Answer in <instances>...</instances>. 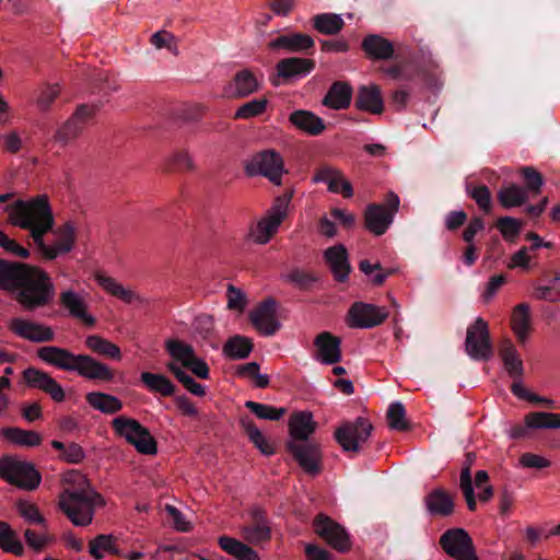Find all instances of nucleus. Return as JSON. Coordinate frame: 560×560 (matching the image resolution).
I'll use <instances>...</instances> for the list:
<instances>
[{
	"mask_svg": "<svg viewBox=\"0 0 560 560\" xmlns=\"http://www.w3.org/2000/svg\"><path fill=\"white\" fill-rule=\"evenodd\" d=\"M8 222L25 230L35 244L45 237L55 226V215L47 195L42 194L28 199H18L5 206Z\"/></svg>",
	"mask_w": 560,
	"mask_h": 560,
	"instance_id": "1",
	"label": "nucleus"
},
{
	"mask_svg": "<svg viewBox=\"0 0 560 560\" xmlns=\"http://www.w3.org/2000/svg\"><path fill=\"white\" fill-rule=\"evenodd\" d=\"M67 482H77L78 489H66L59 497V508L74 526H88L92 523L95 508L103 506L105 501L83 475L71 471L65 477Z\"/></svg>",
	"mask_w": 560,
	"mask_h": 560,
	"instance_id": "2",
	"label": "nucleus"
},
{
	"mask_svg": "<svg viewBox=\"0 0 560 560\" xmlns=\"http://www.w3.org/2000/svg\"><path fill=\"white\" fill-rule=\"evenodd\" d=\"M36 354L46 364L67 372H75L90 381L112 382L115 377L107 364L88 354H74L68 349L55 346L42 347L37 349Z\"/></svg>",
	"mask_w": 560,
	"mask_h": 560,
	"instance_id": "3",
	"label": "nucleus"
},
{
	"mask_svg": "<svg viewBox=\"0 0 560 560\" xmlns=\"http://www.w3.org/2000/svg\"><path fill=\"white\" fill-rule=\"evenodd\" d=\"M56 296V288L49 273L40 267L32 266L13 299L27 312L50 305Z\"/></svg>",
	"mask_w": 560,
	"mask_h": 560,
	"instance_id": "4",
	"label": "nucleus"
},
{
	"mask_svg": "<svg viewBox=\"0 0 560 560\" xmlns=\"http://www.w3.org/2000/svg\"><path fill=\"white\" fill-rule=\"evenodd\" d=\"M290 202L291 196L289 195L277 197L270 208L259 219L249 224L246 240L256 245L268 244L287 219Z\"/></svg>",
	"mask_w": 560,
	"mask_h": 560,
	"instance_id": "5",
	"label": "nucleus"
},
{
	"mask_svg": "<svg viewBox=\"0 0 560 560\" xmlns=\"http://www.w3.org/2000/svg\"><path fill=\"white\" fill-rule=\"evenodd\" d=\"M112 427L116 435L133 445L139 453L156 454L158 445L154 438L138 420L120 416L113 419Z\"/></svg>",
	"mask_w": 560,
	"mask_h": 560,
	"instance_id": "6",
	"label": "nucleus"
},
{
	"mask_svg": "<svg viewBox=\"0 0 560 560\" xmlns=\"http://www.w3.org/2000/svg\"><path fill=\"white\" fill-rule=\"evenodd\" d=\"M50 232H52L54 236L50 244L46 243L44 237H40L35 243L37 255L48 261L70 253L74 248L77 241L75 225L71 221H67L56 229L52 228Z\"/></svg>",
	"mask_w": 560,
	"mask_h": 560,
	"instance_id": "7",
	"label": "nucleus"
},
{
	"mask_svg": "<svg viewBox=\"0 0 560 560\" xmlns=\"http://www.w3.org/2000/svg\"><path fill=\"white\" fill-rule=\"evenodd\" d=\"M0 477L21 489L34 490L42 480L35 467L11 457L0 458Z\"/></svg>",
	"mask_w": 560,
	"mask_h": 560,
	"instance_id": "8",
	"label": "nucleus"
},
{
	"mask_svg": "<svg viewBox=\"0 0 560 560\" xmlns=\"http://www.w3.org/2000/svg\"><path fill=\"white\" fill-rule=\"evenodd\" d=\"M248 175H261L275 185H281L287 173L281 154L275 150H264L254 154L245 164Z\"/></svg>",
	"mask_w": 560,
	"mask_h": 560,
	"instance_id": "9",
	"label": "nucleus"
},
{
	"mask_svg": "<svg viewBox=\"0 0 560 560\" xmlns=\"http://www.w3.org/2000/svg\"><path fill=\"white\" fill-rule=\"evenodd\" d=\"M165 348L172 358V361L168 363H175L180 366V369H189L194 375L201 380L209 378L210 371L208 364L203 359L196 355L190 345L180 340L171 339L165 342Z\"/></svg>",
	"mask_w": 560,
	"mask_h": 560,
	"instance_id": "10",
	"label": "nucleus"
},
{
	"mask_svg": "<svg viewBox=\"0 0 560 560\" xmlns=\"http://www.w3.org/2000/svg\"><path fill=\"white\" fill-rule=\"evenodd\" d=\"M59 306L72 318L93 327L95 317L89 312V293L85 290H75L73 287L61 288L58 294Z\"/></svg>",
	"mask_w": 560,
	"mask_h": 560,
	"instance_id": "11",
	"label": "nucleus"
},
{
	"mask_svg": "<svg viewBox=\"0 0 560 560\" xmlns=\"http://www.w3.org/2000/svg\"><path fill=\"white\" fill-rule=\"evenodd\" d=\"M399 205V197L395 192H389L385 206L377 203L368 206L364 214L366 229L374 235H383L393 223Z\"/></svg>",
	"mask_w": 560,
	"mask_h": 560,
	"instance_id": "12",
	"label": "nucleus"
},
{
	"mask_svg": "<svg viewBox=\"0 0 560 560\" xmlns=\"http://www.w3.org/2000/svg\"><path fill=\"white\" fill-rule=\"evenodd\" d=\"M465 350L474 360H488L492 355L489 328L483 318L477 317L475 322L468 326Z\"/></svg>",
	"mask_w": 560,
	"mask_h": 560,
	"instance_id": "13",
	"label": "nucleus"
},
{
	"mask_svg": "<svg viewBox=\"0 0 560 560\" xmlns=\"http://www.w3.org/2000/svg\"><path fill=\"white\" fill-rule=\"evenodd\" d=\"M372 429L373 427L368 420L358 418L355 421L338 428L335 438L343 451L359 452L361 444L370 438Z\"/></svg>",
	"mask_w": 560,
	"mask_h": 560,
	"instance_id": "14",
	"label": "nucleus"
},
{
	"mask_svg": "<svg viewBox=\"0 0 560 560\" xmlns=\"http://www.w3.org/2000/svg\"><path fill=\"white\" fill-rule=\"evenodd\" d=\"M315 533L339 552L351 549L352 542L347 530L330 517L319 514L314 521Z\"/></svg>",
	"mask_w": 560,
	"mask_h": 560,
	"instance_id": "15",
	"label": "nucleus"
},
{
	"mask_svg": "<svg viewBox=\"0 0 560 560\" xmlns=\"http://www.w3.org/2000/svg\"><path fill=\"white\" fill-rule=\"evenodd\" d=\"M440 544L444 551L456 560H478L470 536L462 528L444 533Z\"/></svg>",
	"mask_w": 560,
	"mask_h": 560,
	"instance_id": "16",
	"label": "nucleus"
},
{
	"mask_svg": "<svg viewBox=\"0 0 560 560\" xmlns=\"http://www.w3.org/2000/svg\"><path fill=\"white\" fill-rule=\"evenodd\" d=\"M387 317L384 307L355 302L348 312L347 324L351 328L366 329L381 325Z\"/></svg>",
	"mask_w": 560,
	"mask_h": 560,
	"instance_id": "17",
	"label": "nucleus"
},
{
	"mask_svg": "<svg viewBox=\"0 0 560 560\" xmlns=\"http://www.w3.org/2000/svg\"><path fill=\"white\" fill-rule=\"evenodd\" d=\"M8 327L15 336L35 343L48 342L55 338L50 326L23 317L10 319Z\"/></svg>",
	"mask_w": 560,
	"mask_h": 560,
	"instance_id": "18",
	"label": "nucleus"
},
{
	"mask_svg": "<svg viewBox=\"0 0 560 560\" xmlns=\"http://www.w3.org/2000/svg\"><path fill=\"white\" fill-rule=\"evenodd\" d=\"M23 380L28 387L43 390L56 402H62L66 399L62 386L44 371L28 368L23 372Z\"/></svg>",
	"mask_w": 560,
	"mask_h": 560,
	"instance_id": "19",
	"label": "nucleus"
},
{
	"mask_svg": "<svg viewBox=\"0 0 560 560\" xmlns=\"http://www.w3.org/2000/svg\"><path fill=\"white\" fill-rule=\"evenodd\" d=\"M313 183H324L327 189L334 194H340L345 198L353 195L351 183L345 177L343 173L331 165H323L318 167L312 178Z\"/></svg>",
	"mask_w": 560,
	"mask_h": 560,
	"instance_id": "20",
	"label": "nucleus"
},
{
	"mask_svg": "<svg viewBox=\"0 0 560 560\" xmlns=\"http://www.w3.org/2000/svg\"><path fill=\"white\" fill-rule=\"evenodd\" d=\"M249 319L257 331L264 336H272L280 328L273 300H266L257 305L249 313Z\"/></svg>",
	"mask_w": 560,
	"mask_h": 560,
	"instance_id": "21",
	"label": "nucleus"
},
{
	"mask_svg": "<svg viewBox=\"0 0 560 560\" xmlns=\"http://www.w3.org/2000/svg\"><path fill=\"white\" fill-rule=\"evenodd\" d=\"M288 447L306 472L316 475L320 471V451L317 445L310 442L290 441Z\"/></svg>",
	"mask_w": 560,
	"mask_h": 560,
	"instance_id": "22",
	"label": "nucleus"
},
{
	"mask_svg": "<svg viewBox=\"0 0 560 560\" xmlns=\"http://www.w3.org/2000/svg\"><path fill=\"white\" fill-rule=\"evenodd\" d=\"M32 266L0 259V290L8 291L14 296Z\"/></svg>",
	"mask_w": 560,
	"mask_h": 560,
	"instance_id": "23",
	"label": "nucleus"
},
{
	"mask_svg": "<svg viewBox=\"0 0 560 560\" xmlns=\"http://www.w3.org/2000/svg\"><path fill=\"white\" fill-rule=\"evenodd\" d=\"M262 83V75L248 69L238 71L229 85L226 93L234 97H245L257 92Z\"/></svg>",
	"mask_w": 560,
	"mask_h": 560,
	"instance_id": "24",
	"label": "nucleus"
},
{
	"mask_svg": "<svg viewBox=\"0 0 560 560\" xmlns=\"http://www.w3.org/2000/svg\"><path fill=\"white\" fill-rule=\"evenodd\" d=\"M340 339L328 331L319 334L314 345L316 359L324 364H334L341 360Z\"/></svg>",
	"mask_w": 560,
	"mask_h": 560,
	"instance_id": "25",
	"label": "nucleus"
},
{
	"mask_svg": "<svg viewBox=\"0 0 560 560\" xmlns=\"http://www.w3.org/2000/svg\"><path fill=\"white\" fill-rule=\"evenodd\" d=\"M324 258L334 275V278L339 281L343 282L348 279L349 273L351 271L348 253L343 245H335L331 247H328L324 252Z\"/></svg>",
	"mask_w": 560,
	"mask_h": 560,
	"instance_id": "26",
	"label": "nucleus"
},
{
	"mask_svg": "<svg viewBox=\"0 0 560 560\" xmlns=\"http://www.w3.org/2000/svg\"><path fill=\"white\" fill-rule=\"evenodd\" d=\"M95 280L105 292L121 300L125 303H138L140 305L147 303V299L140 296L131 289L124 287L116 279L109 276L98 272L95 275Z\"/></svg>",
	"mask_w": 560,
	"mask_h": 560,
	"instance_id": "27",
	"label": "nucleus"
},
{
	"mask_svg": "<svg viewBox=\"0 0 560 560\" xmlns=\"http://www.w3.org/2000/svg\"><path fill=\"white\" fill-rule=\"evenodd\" d=\"M289 121L301 132L318 136L326 129L324 120L310 110L298 109L290 114Z\"/></svg>",
	"mask_w": 560,
	"mask_h": 560,
	"instance_id": "28",
	"label": "nucleus"
},
{
	"mask_svg": "<svg viewBox=\"0 0 560 560\" xmlns=\"http://www.w3.org/2000/svg\"><path fill=\"white\" fill-rule=\"evenodd\" d=\"M253 524L245 525L241 529L243 538L252 545H258L270 539V527L259 509L252 511Z\"/></svg>",
	"mask_w": 560,
	"mask_h": 560,
	"instance_id": "29",
	"label": "nucleus"
},
{
	"mask_svg": "<svg viewBox=\"0 0 560 560\" xmlns=\"http://www.w3.org/2000/svg\"><path fill=\"white\" fill-rule=\"evenodd\" d=\"M315 429L316 422L308 411L294 412L289 419L291 441L307 442Z\"/></svg>",
	"mask_w": 560,
	"mask_h": 560,
	"instance_id": "30",
	"label": "nucleus"
},
{
	"mask_svg": "<svg viewBox=\"0 0 560 560\" xmlns=\"http://www.w3.org/2000/svg\"><path fill=\"white\" fill-rule=\"evenodd\" d=\"M351 98V85L347 82L337 81L331 84L322 103L328 108L340 110L349 107Z\"/></svg>",
	"mask_w": 560,
	"mask_h": 560,
	"instance_id": "31",
	"label": "nucleus"
},
{
	"mask_svg": "<svg viewBox=\"0 0 560 560\" xmlns=\"http://www.w3.org/2000/svg\"><path fill=\"white\" fill-rule=\"evenodd\" d=\"M314 61L305 58H287L277 63L278 77L285 80L307 75L314 69Z\"/></svg>",
	"mask_w": 560,
	"mask_h": 560,
	"instance_id": "32",
	"label": "nucleus"
},
{
	"mask_svg": "<svg viewBox=\"0 0 560 560\" xmlns=\"http://www.w3.org/2000/svg\"><path fill=\"white\" fill-rule=\"evenodd\" d=\"M355 105L361 110L381 114L384 109V102L380 88L375 84L361 86L358 92Z\"/></svg>",
	"mask_w": 560,
	"mask_h": 560,
	"instance_id": "33",
	"label": "nucleus"
},
{
	"mask_svg": "<svg viewBox=\"0 0 560 560\" xmlns=\"http://www.w3.org/2000/svg\"><path fill=\"white\" fill-rule=\"evenodd\" d=\"M499 355L509 375L515 380L521 378L524 373L523 361L511 340L502 341Z\"/></svg>",
	"mask_w": 560,
	"mask_h": 560,
	"instance_id": "34",
	"label": "nucleus"
},
{
	"mask_svg": "<svg viewBox=\"0 0 560 560\" xmlns=\"http://www.w3.org/2000/svg\"><path fill=\"white\" fill-rule=\"evenodd\" d=\"M511 328L517 340L524 343L532 330V318L528 304L522 303L514 307L511 317Z\"/></svg>",
	"mask_w": 560,
	"mask_h": 560,
	"instance_id": "35",
	"label": "nucleus"
},
{
	"mask_svg": "<svg viewBox=\"0 0 560 560\" xmlns=\"http://www.w3.org/2000/svg\"><path fill=\"white\" fill-rule=\"evenodd\" d=\"M425 506L430 514L448 516L454 511L453 498L442 489L431 491L424 499Z\"/></svg>",
	"mask_w": 560,
	"mask_h": 560,
	"instance_id": "36",
	"label": "nucleus"
},
{
	"mask_svg": "<svg viewBox=\"0 0 560 560\" xmlns=\"http://www.w3.org/2000/svg\"><path fill=\"white\" fill-rule=\"evenodd\" d=\"M313 46V38L310 35L302 33L282 35L270 42V47L272 49H285L289 51L306 50Z\"/></svg>",
	"mask_w": 560,
	"mask_h": 560,
	"instance_id": "37",
	"label": "nucleus"
},
{
	"mask_svg": "<svg viewBox=\"0 0 560 560\" xmlns=\"http://www.w3.org/2000/svg\"><path fill=\"white\" fill-rule=\"evenodd\" d=\"M85 347L93 353L120 361L122 358L120 348L100 335H89L84 340Z\"/></svg>",
	"mask_w": 560,
	"mask_h": 560,
	"instance_id": "38",
	"label": "nucleus"
},
{
	"mask_svg": "<svg viewBox=\"0 0 560 560\" xmlns=\"http://www.w3.org/2000/svg\"><path fill=\"white\" fill-rule=\"evenodd\" d=\"M476 460L475 453H467L466 458L463 463L460 477H459V487L463 491L464 498L466 500L467 506L469 511H475L477 503L471 481L470 469Z\"/></svg>",
	"mask_w": 560,
	"mask_h": 560,
	"instance_id": "39",
	"label": "nucleus"
},
{
	"mask_svg": "<svg viewBox=\"0 0 560 560\" xmlns=\"http://www.w3.org/2000/svg\"><path fill=\"white\" fill-rule=\"evenodd\" d=\"M86 402L94 409L103 413L113 415L122 409V402L116 396L91 392L85 396Z\"/></svg>",
	"mask_w": 560,
	"mask_h": 560,
	"instance_id": "40",
	"label": "nucleus"
},
{
	"mask_svg": "<svg viewBox=\"0 0 560 560\" xmlns=\"http://www.w3.org/2000/svg\"><path fill=\"white\" fill-rule=\"evenodd\" d=\"M219 545L226 553L240 560H259V556L254 549L235 538L221 536Z\"/></svg>",
	"mask_w": 560,
	"mask_h": 560,
	"instance_id": "41",
	"label": "nucleus"
},
{
	"mask_svg": "<svg viewBox=\"0 0 560 560\" xmlns=\"http://www.w3.org/2000/svg\"><path fill=\"white\" fill-rule=\"evenodd\" d=\"M140 380L151 393H158L162 396H172L175 393V385L163 374L142 372Z\"/></svg>",
	"mask_w": 560,
	"mask_h": 560,
	"instance_id": "42",
	"label": "nucleus"
},
{
	"mask_svg": "<svg viewBox=\"0 0 560 560\" xmlns=\"http://www.w3.org/2000/svg\"><path fill=\"white\" fill-rule=\"evenodd\" d=\"M364 51L374 59H388L393 56V44L378 35H370L363 39Z\"/></svg>",
	"mask_w": 560,
	"mask_h": 560,
	"instance_id": "43",
	"label": "nucleus"
},
{
	"mask_svg": "<svg viewBox=\"0 0 560 560\" xmlns=\"http://www.w3.org/2000/svg\"><path fill=\"white\" fill-rule=\"evenodd\" d=\"M498 200L503 208L511 209L526 203L528 200V194L525 188L515 184H510L498 191Z\"/></svg>",
	"mask_w": 560,
	"mask_h": 560,
	"instance_id": "44",
	"label": "nucleus"
},
{
	"mask_svg": "<svg viewBox=\"0 0 560 560\" xmlns=\"http://www.w3.org/2000/svg\"><path fill=\"white\" fill-rule=\"evenodd\" d=\"M253 343L249 338L236 335L226 340L223 346V354L232 360H242L249 355Z\"/></svg>",
	"mask_w": 560,
	"mask_h": 560,
	"instance_id": "45",
	"label": "nucleus"
},
{
	"mask_svg": "<svg viewBox=\"0 0 560 560\" xmlns=\"http://www.w3.org/2000/svg\"><path fill=\"white\" fill-rule=\"evenodd\" d=\"M3 438L20 446H37L42 443V436L36 431H27L20 428H4L1 431Z\"/></svg>",
	"mask_w": 560,
	"mask_h": 560,
	"instance_id": "46",
	"label": "nucleus"
},
{
	"mask_svg": "<svg viewBox=\"0 0 560 560\" xmlns=\"http://www.w3.org/2000/svg\"><path fill=\"white\" fill-rule=\"evenodd\" d=\"M524 423L529 430L560 429V415L552 412H530L525 416Z\"/></svg>",
	"mask_w": 560,
	"mask_h": 560,
	"instance_id": "47",
	"label": "nucleus"
},
{
	"mask_svg": "<svg viewBox=\"0 0 560 560\" xmlns=\"http://www.w3.org/2000/svg\"><path fill=\"white\" fill-rule=\"evenodd\" d=\"M0 548L15 556H22L24 552L23 544L18 534L7 522L0 521Z\"/></svg>",
	"mask_w": 560,
	"mask_h": 560,
	"instance_id": "48",
	"label": "nucleus"
},
{
	"mask_svg": "<svg viewBox=\"0 0 560 560\" xmlns=\"http://www.w3.org/2000/svg\"><path fill=\"white\" fill-rule=\"evenodd\" d=\"M115 542L116 539L113 535H98L90 541V555L96 560L103 559L106 553L119 555Z\"/></svg>",
	"mask_w": 560,
	"mask_h": 560,
	"instance_id": "49",
	"label": "nucleus"
},
{
	"mask_svg": "<svg viewBox=\"0 0 560 560\" xmlns=\"http://www.w3.org/2000/svg\"><path fill=\"white\" fill-rule=\"evenodd\" d=\"M314 27L322 34L334 35L339 33L345 22L341 15L336 13H322L314 16Z\"/></svg>",
	"mask_w": 560,
	"mask_h": 560,
	"instance_id": "50",
	"label": "nucleus"
},
{
	"mask_svg": "<svg viewBox=\"0 0 560 560\" xmlns=\"http://www.w3.org/2000/svg\"><path fill=\"white\" fill-rule=\"evenodd\" d=\"M533 296L537 300L548 302L560 301V272H557L551 280L544 284L537 283L534 285Z\"/></svg>",
	"mask_w": 560,
	"mask_h": 560,
	"instance_id": "51",
	"label": "nucleus"
},
{
	"mask_svg": "<svg viewBox=\"0 0 560 560\" xmlns=\"http://www.w3.org/2000/svg\"><path fill=\"white\" fill-rule=\"evenodd\" d=\"M166 368L190 394L198 397H203L206 395L205 386L197 383L189 374L180 369V366L175 363H167Z\"/></svg>",
	"mask_w": 560,
	"mask_h": 560,
	"instance_id": "52",
	"label": "nucleus"
},
{
	"mask_svg": "<svg viewBox=\"0 0 560 560\" xmlns=\"http://www.w3.org/2000/svg\"><path fill=\"white\" fill-rule=\"evenodd\" d=\"M82 124L77 122L75 119L71 117L61 125L55 136L54 141L58 143L60 147H66L75 140L82 131Z\"/></svg>",
	"mask_w": 560,
	"mask_h": 560,
	"instance_id": "53",
	"label": "nucleus"
},
{
	"mask_svg": "<svg viewBox=\"0 0 560 560\" xmlns=\"http://www.w3.org/2000/svg\"><path fill=\"white\" fill-rule=\"evenodd\" d=\"M16 511L28 524L42 525L43 528H46V520L36 504L21 500L16 502Z\"/></svg>",
	"mask_w": 560,
	"mask_h": 560,
	"instance_id": "54",
	"label": "nucleus"
},
{
	"mask_svg": "<svg viewBox=\"0 0 560 560\" xmlns=\"http://www.w3.org/2000/svg\"><path fill=\"white\" fill-rule=\"evenodd\" d=\"M268 101L265 97L252 100L237 108L235 119H250L265 113Z\"/></svg>",
	"mask_w": 560,
	"mask_h": 560,
	"instance_id": "55",
	"label": "nucleus"
},
{
	"mask_svg": "<svg viewBox=\"0 0 560 560\" xmlns=\"http://www.w3.org/2000/svg\"><path fill=\"white\" fill-rule=\"evenodd\" d=\"M387 422L392 430L405 431L408 429V421L406 419V410L401 402L396 401L390 404L387 410Z\"/></svg>",
	"mask_w": 560,
	"mask_h": 560,
	"instance_id": "56",
	"label": "nucleus"
},
{
	"mask_svg": "<svg viewBox=\"0 0 560 560\" xmlns=\"http://www.w3.org/2000/svg\"><path fill=\"white\" fill-rule=\"evenodd\" d=\"M245 406L259 419L264 420H279L285 413L284 408H276L270 405L259 404L250 400L246 401Z\"/></svg>",
	"mask_w": 560,
	"mask_h": 560,
	"instance_id": "57",
	"label": "nucleus"
},
{
	"mask_svg": "<svg viewBox=\"0 0 560 560\" xmlns=\"http://www.w3.org/2000/svg\"><path fill=\"white\" fill-rule=\"evenodd\" d=\"M495 226L505 241L514 242L521 233L522 222L512 217H503L498 219Z\"/></svg>",
	"mask_w": 560,
	"mask_h": 560,
	"instance_id": "58",
	"label": "nucleus"
},
{
	"mask_svg": "<svg viewBox=\"0 0 560 560\" xmlns=\"http://www.w3.org/2000/svg\"><path fill=\"white\" fill-rule=\"evenodd\" d=\"M170 167L179 172H192L196 170V164L192 155L186 150H178L167 158Z\"/></svg>",
	"mask_w": 560,
	"mask_h": 560,
	"instance_id": "59",
	"label": "nucleus"
},
{
	"mask_svg": "<svg viewBox=\"0 0 560 560\" xmlns=\"http://www.w3.org/2000/svg\"><path fill=\"white\" fill-rule=\"evenodd\" d=\"M245 431L254 445L265 455L273 454V447L261 431L249 421H243Z\"/></svg>",
	"mask_w": 560,
	"mask_h": 560,
	"instance_id": "60",
	"label": "nucleus"
},
{
	"mask_svg": "<svg viewBox=\"0 0 560 560\" xmlns=\"http://www.w3.org/2000/svg\"><path fill=\"white\" fill-rule=\"evenodd\" d=\"M59 84H45L39 88L35 98V103L40 110L49 109L50 105L60 94Z\"/></svg>",
	"mask_w": 560,
	"mask_h": 560,
	"instance_id": "61",
	"label": "nucleus"
},
{
	"mask_svg": "<svg viewBox=\"0 0 560 560\" xmlns=\"http://www.w3.org/2000/svg\"><path fill=\"white\" fill-rule=\"evenodd\" d=\"M240 374L249 378L258 388H266L269 385V376L260 373V366L256 362L244 364L240 370Z\"/></svg>",
	"mask_w": 560,
	"mask_h": 560,
	"instance_id": "62",
	"label": "nucleus"
},
{
	"mask_svg": "<svg viewBox=\"0 0 560 560\" xmlns=\"http://www.w3.org/2000/svg\"><path fill=\"white\" fill-rule=\"evenodd\" d=\"M467 192L482 211L490 212L492 208V200L491 192L487 186H468Z\"/></svg>",
	"mask_w": 560,
	"mask_h": 560,
	"instance_id": "63",
	"label": "nucleus"
},
{
	"mask_svg": "<svg viewBox=\"0 0 560 560\" xmlns=\"http://www.w3.org/2000/svg\"><path fill=\"white\" fill-rule=\"evenodd\" d=\"M150 43L156 49L166 48L171 52H173L174 55L178 54V47H177L176 38H175V36L172 33H170L167 31L155 32L151 36Z\"/></svg>",
	"mask_w": 560,
	"mask_h": 560,
	"instance_id": "64",
	"label": "nucleus"
}]
</instances>
